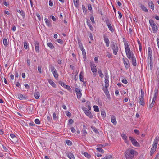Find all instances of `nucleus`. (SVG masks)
Returning a JSON list of instances; mask_svg holds the SVG:
<instances>
[{
	"label": "nucleus",
	"instance_id": "nucleus-42",
	"mask_svg": "<svg viewBox=\"0 0 159 159\" xmlns=\"http://www.w3.org/2000/svg\"><path fill=\"white\" fill-rule=\"evenodd\" d=\"M83 154L85 157H87L89 158H90V157H91L90 155H89V154H88V153H87V152H84L83 153Z\"/></svg>",
	"mask_w": 159,
	"mask_h": 159
},
{
	"label": "nucleus",
	"instance_id": "nucleus-2",
	"mask_svg": "<svg viewBox=\"0 0 159 159\" xmlns=\"http://www.w3.org/2000/svg\"><path fill=\"white\" fill-rule=\"evenodd\" d=\"M159 137L158 136H156L154 139L153 144L152 145V148L150 152V155H153L156 150L157 144L159 142Z\"/></svg>",
	"mask_w": 159,
	"mask_h": 159
},
{
	"label": "nucleus",
	"instance_id": "nucleus-10",
	"mask_svg": "<svg viewBox=\"0 0 159 159\" xmlns=\"http://www.w3.org/2000/svg\"><path fill=\"white\" fill-rule=\"evenodd\" d=\"M131 59L132 65L134 66H136L137 65L136 59L133 52H132V55H131Z\"/></svg>",
	"mask_w": 159,
	"mask_h": 159
},
{
	"label": "nucleus",
	"instance_id": "nucleus-22",
	"mask_svg": "<svg viewBox=\"0 0 159 159\" xmlns=\"http://www.w3.org/2000/svg\"><path fill=\"white\" fill-rule=\"evenodd\" d=\"M111 122L113 123L114 125H116L117 124V122L116 120L115 117L114 116H113L111 118Z\"/></svg>",
	"mask_w": 159,
	"mask_h": 159
},
{
	"label": "nucleus",
	"instance_id": "nucleus-24",
	"mask_svg": "<svg viewBox=\"0 0 159 159\" xmlns=\"http://www.w3.org/2000/svg\"><path fill=\"white\" fill-rule=\"evenodd\" d=\"M87 20V24L88 25V26L90 30L92 31H93V28L92 26L90 23V22L89 21H88V20Z\"/></svg>",
	"mask_w": 159,
	"mask_h": 159
},
{
	"label": "nucleus",
	"instance_id": "nucleus-15",
	"mask_svg": "<svg viewBox=\"0 0 159 159\" xmlns=\"http://www.w3.org/2000/svg\"><path fill=\"white\" fill-rule=\"evenodd\" d=\"M104 40L106 43V46L108 47L109 46L110 41L108 38L106 36H103Z\"/></svg>",
	"mask_w": 159,
	"mask_h": 159
},
{
	"label": "nucleus",
	"instance_id": "nucleus-60",
	"mask_svg": "<svg viewBox=\"0 0 159 159\" xmlns=\"http://www.w3.org/2000/svg\"><path fill=\"white\" fill-rule=\"evenodd\" d=\"M53 119L54 120H56L57 119V117H56V113L55 112H54L53 113Z\"/></svg>",
	"mask_w": 159,
	"mask_h": 159
},
{
	"label": "nucleus",
	"instance_id": "nucleus-28",
	"mask_svg": "<svg viewBox=\"0 0 159 159\" xmlns=\"http://www.w3.org/2000/svg\"><path fill=\"white\" fill-rule=\"evenodd\" d=\"M47 45L52 49H53L54 48L53 45L51 42L48 43H47Z\"/></svg>",
	"mask_w": 159,
	"mask_h": 159
},
{
	"label": "nucleus",
	"instance_id": "nucleus-23",
	"mask_svg": "<svg viewBox=\"0 0 159 159\" xmlns=\"http://www.w3.org/2000/svg\"><path fill=\"white\" fill-rule=\"evenodd\" d=\"M48 82H49V83L53 87H56V84L52 80H51L50 79H49L48 80Z\"/></svg>",
	"mask_w": 159,
	"mask_h": 159
},
{
	"label": "nucleus",
	"instance_id": "nucleus-44",
	"mask_svg": "<svg viewBox=\"0 0 159 159\" xmlns=\"http://www.w3.org/2000/svg\"><path fill=\"white\" fill-rule=\"evenodd\" d=\"M24 47L25 49H27L29 48V46L28 44L27 43L25 42L24 44Z\"/></svg>",
	"mask_w": 159,
	"mask_h": 159
},
{
	"label": "nucleus",
	"instance_id": "nucleus-7",
	"mask_svg": "<svg viewBox=\"0 0 159 159\" xmlns=\"http://www.w3.org/2000/svg\"><path fill=\"white\" fill-rule=\"evenodd\" d=\"M90 67L93 73V75L94 76L96 75V72H97V69L95 65L94 64L91 65Z\"/></svg>",
	"mask_w": 159,
	"mask_h": 159
},
{
	"label": "nucleus",
	"instance_id": "nucleus-52",
	"mask_svg": "<svg viewBox=\"0 0 159 159\" xmlns=\"http://www.w3.org/2000/svg\"><path fill=\"white\" fill-rule=\"evenodd\" d=\"M35 122L36 124H39L40 123L39 120L38 119H36L35 120Z\"/></svg>",
	"mask_w": 159,
	"mask_h": 159
},
{
	"label": "nucleus",
	"instance_id": "nucleus-11",
	"mask_svg": "<svg viewBox=\"0 0 159 159\" xmlns=\"http://www.w3.org/2000/svg\"><path fill=\"white\" fill-rule=\"evenodd\" d=\"M105 22L106 23L107 25L108 26L109 30L111 32L113 31V29L112 28V25H111V22L109 20H105Z\"/></svg>",
	"mask_w": 159,
	"mask_h": 159
},
{
	"label": "nucleus",
	"instance_id": "nucleus-36",
	"mask_svg": "<svg viewBox=\"0 0 159 159\" xmlns=\"http://www.w3.org/2000/svg\"><path fill=\"white\" fill-rule=\"evenodd\" d=\"M112 158V156L111 155H106L105 157L102 159H111Z\"/></svg>",
	"mask_w": 159,
	"mask_h": 159
},
{
	"label": "nucleus",
	"instance_id": "nucleus-34",
	"mask_svg": "<svg viewBox=\"0 0 159 159\" xmlns=\"http://www.w3.org/2000/svg\"><path fill=\"white\" fill-rule=\"evenodd\" d=\"M98 72L99 76L101 78H102L103 77V75L102 72V71L101 69H99L98 70Z\"/></svg>",
	"mask_w": 159,
	"mask_h": 159
},
{
	"label": "nucleus",
	"instance_id": "nucleus-18",
	"mask_svg": "<svg viewBox=\"0 0 159 159\" xmlns=\"http://www.w3.org/2000/svg\"><path fill=\"white\" fill-rule=\"evenodd\" d=\"M127 60H128V62H126L124 58H123V63H124L125 67L126 68H128V67H129V61L127 59Z\"/></svg>",
	"mask_w": 159,
	"mask_h": 159
},
{
	"label": "nucleus",
	"instance_id": "nucleus-40",
	"mask_svg": "<svg viewBox=\"0 0 159 159\" xmlns=\"http://www.w3.org/2000/svg\"><path fill=\"white\" fill-rule=\"evenodd\" d=\"M91 128L93 130L96 134H99L98 131L97 129L95 127H91Z\"/></svg>",
	"mask_w": 159,
	"mask_h": 159
},
{
	"label": "nucleus",
	"instance_id": "nucleus-48",
	"mask_svg": "<svg viewBox=\"0 0 159 159\" xmlns=\"http://www.w3.org/2000/svg\"><path fill=\"white\" fill-rule=\"evenodd\" d=\"M101 115L103 117H105L106 116L105 112L104 111H101Z\"/></svg>",
	"mask_w": 159,
	"mask_h": 159
},
{
	"label": "nucleus",
	"instance_id": "nucleus-6",
	"mask_svg": "<svg viewBox=\"0 0 159 159\" xmlns=\"http://www.w3.org/2000/svg\"><path fill=\"white\" fill-rule=\"evenodd\" d=\"M129 139L131 141L132 144L134 146L136 147H139L140 146L139 143L133 137L130 136L129 137Z\"/></svg>",
	"mask_w": 159,
	"mask_h": 159
},
{
	"label": "nucleus",
	"instance_id": "nucleus-37",
	"mask_svg": "<svg viewBox=\"0 0 159 159\" xmlns=\"http://www.w3.org/2000/svg\"><path fill=\"white\" fill-rule=\"evenodd\" d=\"M3 42L5 46H7L8 45L7 40L5 38L3 39Z\"/></svg>",
	"mask_w": 159,
	"mask_h": 159
},
{
	"label": "nucleus",
	"instance_id": "nucleus-64",
	"mask_svg": "<svg viewBox=\"0 0 159 159\" xmlns=\"http://www.w3.org/2000/svg\"><path fill=\"white\" fill-rule=\"evenodd\" d=\"M107 55L109 58H110L111 57V54L109 52H107Z\"/></svg>",
	"mask_w": 159,
	"mask_h": 159
},
{
	"label": "nucleus",
	"instance_id": "nucleus-3",
	"mask_svg": "<svg viewBox=\"0 0 159 159\" xmlns=\"http://www.w3.org/2000/svg\"><path fill=\"white\" fill-rule=\"evenodd\" d=\"M149 23L152 27L153 32L154 33H156L158 30V28L156 24L152 19L149 20Z\"/></svg>",
	"mask_w": 159,
	"mask_h": 159
},
{
	"label": "nucleus",
	"instance_id": "nucleus-39",
	"mask_svg": "<svg viewBox=\"0 0 159 159\" xmlns=\"http://www.w3.org/2000/svg\"><path fill=\"white\" fill-rule=\"evenodd\" d=\"M73 2L75 6L76 7H77L79 5V0H73Z\"/></svg>",
	"mask_w": 159,
	"mask_h": 159
},
{
	"label": "nucleus",
	"instance_id": "nucleus-46",
	"mask_svg": "<svg viewBox=\"0 0 159 159\" xmlns=\"http://www.w3.org/2000/svg\"><path fill=\"white\" fill-rule=\"evenodd\" d=\"M154 95L153 97H155V98H156V97L157 96L158 94V90L156 88L154 90Z\"/></svg>",
	"mask_w": 159,
	"mask_h": 159
},
{
	"label": "nucleus",
	"instance_id": "nucleus-31",
	"mask_svg": "<svg viewBox=\"0 0 159 159\" xmlns=\"http://www.w3.org/2000/svg\"><path fill=\"white\" fill-rule=\"evenodd\" d=\"M54 77L56 79H57L58 77V74L57 70L52 73Z\"/></svg>",
	"mask_w": 159,
	"mask_h": 159
},
{
	"label": "nucleus",
	"instance_id": "nucleus-55",
	"mask_svg": "<svg viewBox=\"0 0 159 159\" xmlns=\"http://www.w3.org/2000/svg\"><path fill=\"white\" fill-rule=\"evenodd\" d=\"M86 103H87V104H88V105L87 106V107L88 109L89 110H90L91 109V107H90V105L89 104L90 103L89 102V101H87V102Z\"/></svg>",
	"mask_w": 159,
	"mask_h": 159
},
{
	"label": "nucleus",
	"instance_id": "nucleus-13",
	"mask_svg": "<svg viewBox=\"0 0 159 159\" xmlns=\"http://www.w3.org/2000/svg\"><path fill=\"white\" fill-rule=\"evenodd\" d=\"M35 49L36 52L39 53V42L37 41H35Z\"/></svg>",
	"mask_w": 159,
	"mask_h": 159
},
{
	"label": "nucleus",
	"instance_id": "nucleus-27",
	"mask_svg": "<svg viewBox=\"0 0 159 159\" xmlns=\"http://www.w3.org/2000/svg\"><path fill=\"white\" fill-rule=\"evenodd\" d=\"M83 73L82 72H81L80 73V80L81 81L84 82V80H83Z\"/></svg>",
	"mask_w": 159,
	"mask_h": 159
},
{
	"label": "nucleus",
	"instance_id": "nucleus-57",
	"mask_svg": "<svg viewBox=\"0 0 159 159\" xmlns=\"http://www.w3.org/2000/svg\"><path fill=\"white\" fill-rule=\"evenodd\" d=\"M70 129H71V131L72 133H75L76 131L75 129H74V127H71Z\"/></svg>",
	"mask_w": 159,
	"mask_h": 159
},
{
	"label": "nucleus",
	"instance_id": "nucleus-51",
	"mask_svg": "<svg viewBox=\"0 0 159 159\" xmlns=\"http://www.w3.org/2000/svg\"><path fill=\"white\" fill-rule=\"evenodd\" d=\"M90 19L92 23L93 24H94L95 23V21L93 16H91L90 17Z\"/></svg>",
	"mask_w": 159,
	"mask_h": 159
},
{
	"label": "nucleus",
	"instance_id": "nucleus-56",
	"mask_svg": "<svg viewBox=\"0 0 159 159\" xmlns=\"http://www.w3.org/2000/svg\"><path fill=\"white\" fill-rule=\"evenodd\" d=\"M141 98H143L144 97V92L143 91L141 90Z\"/></svg>",
	"mask_w": 159,
	"mask_h": 159
},
{
	"label": "nucleus",
	"instance_id": "nucleus-32",
	"mask_svg": "<svg viewBox=\"0 0 159 159\" xmlns=\"http://www.w3.org/2000/svg\"><path fill=\"white\" fill-rule=\"evenodd\" d=\"M82 7L84 13V14H87V10L86 8L85 7L84 5H83Z\"/></svg>",
	"mask_w": 159,
	"mask_h": 159
},
{
	"label": "nucleus",
	"instance_id": "nucleus-9",
	"mask_svg": "<svg viewBox=\"0 0 159 159\" xmlns=\"http://www.w3.org/2000/svg\"><path fill=\"white\" fill-rule=\"evenodd\" d=\"M125 52L127 57L129 59H131V55H132V52H131L129 48H126L125 49Z\"/></svg>",
	"mask_w": 159,
	"mask_h": 159
},
{
	"label": "nucleus",
	"instance_id": "nucleus-43",
	"mask_svg": "<svg viewBox=\"0 0 159 159\" xmlns=\"http://www.w3.org/2000/svg\"><path fill=\"white\" fill-rule=\"evenodd\" d=\"M94 111L96 112H98L99 111V108L98 106L94 105L93 106Z\"/></svg>",
	"mask_w": 159,
	"mask_h": 159
},
{
	"label": "nucleus",
	"instance_id": "nucleus-12",
	"mask_svg": "<svg viewBox=\"0 0 159 159\" xmlns=\"http://www.w3.org/2000/svg\"><path fill=\"white\" fill-rule=\"evenodd\" d=\"M75 91L77 95V98H80L82 96V93L80 89H79L76 88H75Z\"/></svg>",
	"mask_w": 159,
	"mask_h": 159
},
{
	"label": "nucleus",
	"instance_id": "nucleus-54",
	"mask_svg": "<svg viewBox=\"0 0 159 159\" xmlns=\"http://www.w3.org/2000/svg\"><path fill=\"white\" fill-rule=\"evenodd\" d=\"M56 70L55 69V68H54L53 66H52L51 67V72L53 73L54 72V71H56Z\"/></svg>",
	"mask_w": 159,
	"mask_h": 159
},
{
	"label": "nucleus",
	"instance_id": "nucleus-61",
	"mask_svg": "<svg viewBox=\"0 0 159 159\" xmlns=\"http://www.w3.org/2000/svg\"><path fill=\"white\" fill-rule=\"evenodd\" d=\"M88 9L89 11H90L92 9V7L91 4H89L88 6Z\"/></svg>",
	"mask_w": 159,
	"mask_h": 159
},
{
	"label": "nucleus",
	"instance_id": "nucleus-21",
	"mask_svg": "<svg viewBox=\"0 0 159 159\" xmlns=\"http://www.w3.org/2000/svg\"><path fill=\"white\" fill-rule=\"evenodd\" d=\"M44 20L45 23L49 27H51L52 26L51 23H50L49 20H48L47 18H45Z\"/></svg>",
	"mask_w": 159,
	"mask_h": 159
},
{
	"label": "nucleus",
	"instance_id": "nucleus-19",
	"mask_svg": "<svg viewBox=\"0 0 159 159\" xmlns=\"http://www.w3.org/2000/svg\"><path fill=\"white\" fill-rule=\"evenodd\" d=\"M66 155L70 159H75L74 155L71 152L67 153H66Z\"/></svg>",
	"mask_w": 159,
	"mask_h": 159
},
{
	"label": "nucleus",
	"instance_id": "nucleus-59",
	"mask_svg": "<svg viewBox=\"0 0 159 159\" xmlns=\"http://www.w3.org/2000/svg\"><path fill=\"white\" fill-rule=\"evenodd\" d=\"M10 136L13 139V138H15V139L16 138V137L15 135L12 134H10Z\"/></svg>",
	"mask_w": 159,
	"mask_h": 159
},
{
	"label": "nucleus",
	"instance_id": "nucleus-49",
	"mask_svg": "<svg viewBox=\"0 0 159 159\" xmlns=\"http://www.w3.org/2000/svg\"><path fill=\"white\" fill-rule=\"evenodd\" d=\"M38 70L40 73H42V67L41 66H39L38 67Z\"/></svg>",
	"mask_w": 159,
	"mask_h": 159
},
{
	"label": "nucleus",
	"instance_id": "nucleus-38",
	"mask_svg": "<svg viewBox=\"0 0 159 159\" xmlns=\"http://www.w3.org/2000/svg\"><path fill=\"white\" fill-rule=\"evenodd\" d=\"M59 83L60 85L64 87V88H65L67 85L65 83L61 81H59Z\"/></svg>",
	"mask_w": 159,
	"mask_h": 159
},
{
	"label": "nucleus",
	"instance_id": "nucleus-4",
	"mask_svg": "<svg viewBox=\"0 0 159 159\" xmlns=\"http://www.w3.org/2000/svg\"><path fill=\"white\" fill-rule=\"evenodd\" d=\"M111 47L113 51V54L115 55H116L118 50V46L117 44L116 43L113 42L111 44Z\"/></svg>",
	"mask_w": 159,
	"mask_h": 159
},
{
	"label": "nucleus",
	"instance_id": "nucleus-16",
	"mask_svg": "<svg viewBox=\"0 0 159 159\" xmlns=\"http://www.w3.org/2000/svg\"><path fill=\"white\" fill-rule=\"evenodd\" d=\"M139 6L141 8V9L146 12H148V10L147 8L145 7L144 5L142 4L141 3H139Z\"/></svg>",
	"mask_w": 159,
	"mask_h": 159
},
{
	"label": "nucleus",
	"instance_id": "nucleus-41",
	"mask_svg": "<svg viewBox=\"0 0 159 159\" xmlns=\"http://www.w3.org/2000/svg\"><path fill=\"white\" fill-rule=\"evenodd\" d=\"M78 43L79 45L80 48V50L84 49V48L82 45V43L80 41H78Z\"/></svg>",
	"mask_w": 159,
	"mask_h": 159
},
{
	"label": "nucleus",
	"instance_id": "nucleus-29",
	"mask_svg": "<svg viewBox=\"0 0 159 159\" xmlns=\"http://www.w3.org/2000/svg\"><path fill=\"white\" fill-rule=\"evenodd\" d=\"M34 96L36 99H38L40 96V94L39 92H35L34 93Z\"/></svg>",
	"mask_w": 159,
	"mask_h": 159
},
{
	"label": "nucleus",
	"instance_id": "nucleus-8",
	"mask_svg": "<svg viewBox=\"0 0 159 159\" xmlns=\"http://www.w3.org/2000/svg\"><path fill=\"white\" fill-rule=\"evenodd\" d=\"M109 77L107 73L105 75V88H107L109 86Z\"/></svg>",
	"mask_w": 159,
	"mask_h": 159
},
{
	"label": "nucleus",
	"instance_id": "nucleus-25",
	"mask_svg": "<svg viewBox=\"0 0 159 159\" xmlns=\"http://www.w3.org/2000/svg\"><path fill=\"white\" fill-rule=\"evenodd\" d=\"M148 4L149 6L150 7H151V9L152 10H153L154 9V6L152 2L151 1V2H149L148 3Z\"/></svg>",
	"mask_w": 159,
	"mask_h": 159
},
{
	"label": "nucleus",
	"instance_id": "nucleus-5",
	"mask_svg": "<svg viewBox=\"0 0 159 159\" xmlns=\"http://www.w3.org/2000/svg\"><path fill=\"white\" fill-rule=\"evenodd\" d=\"M82 109L87 116L89 117L91 119L93 118V116L92 114L87 108L84 107H82Z\"/></svg>",
	"mask_w": 159,
	"mask_h": 159
},
{
	"label": "nucleus",
	"instance_id": "nucleus-47",
	"mask_svg": "<svg viewBox=\"0 0 159 159\" xmlns=\"http://www.w3.org/2000/svg\"><path fill=\"white\" fill-rule=\"evenodd\" d=\"M66 142L68 145H71L72 144V142L70 141L67 140L66 141Z\"/></svg>",
	"mask_w": 159,
	"mask_h": 159
},
{
	"label": "nucleus",
	"instance_id": "nucleus-35",
	"mask_svg": "<svg viewBox=\"0 0 159 159\" xmlns=\"http://www.w3.org/2000/svg\"><path fill=\"white\" fill-rule=\"evenodd\" d=\"M137 41L139 44V51L140 52H141L142 51L141 44L139 40H137Z\"/></svg>",
	"mask_w": 159,
	"mask_h": 159
},
{
	"label": "nucleus",
	"instance_id": "nucleus-33",
	"mask_svg": "<svg viewBox=\"0 0 159 159\" xmlns=\"http://www.w3.org/2000/svg\"><path fill=\"white\" fill-rule=\"evenodd\" d=\"M148 56H152V50H151V48L150 47H148Z\"/></svg>",
	"mask_w": 159,
	"mask_h": 159
},
{
	"label": "nucleus",
	"instance_id": "nucleus-50",
	"mask_svg": "<svg viewBox=\"0 0 159 159\" xmlns=\"http://www.w3.org/2000/svg\"><path fill=\"white\" fill-rule=\"evenodd\" d=\"M121 137H122L123 139H124V140H125L127 139V137L126 136V135L124 134H122L121 135Z\"/></svg>",
	"mask_w": 159,
	"mask_h": 159
},
{
	"label": "nucleus",
	"instance_id": "nucleus-45",
	"mask_svg": "<svg viewBox=\"0 0 159 159\" xmlns=\"http://www.w3.org/2000/svg\"><path fill=\"white\" fill-rule=\"evenodd\" d=\"M96 149L98 151L102 153H104V151L101 148H96Z\"/></svg>",
	"mask_w": 159,
	"mask_h": 159
},
{
	"label": "nucleus",
	"instance_id": "nucleus-14",
	"mask_svg": "<svg viewBox=\"0 0 159 159\" xmlns=\"http://www.w3.org/2000/svg\"><path fill=\"white\" fill-rule=\"evenodd\" d=\"M102 89L103 90L107 98L109 99H110V96L109 94V92L107 89V88L104 89V88H103Z\"/></svg>",
	"mask_w": 159,
	"mask_h": 159
},
{
	"label": "nucleus",
	"instance_id": "nucleus-63",
	"mask_svg": "<svg viewBox=\"0 0 159 159\" xmlns=\"http://www.w3.org/2000/svg\"><path fill=\"white\" fill-rule=\"evenodd\" d=\"M122 82L125 84H127L128 83L127 80L125 79L122 80Z\"/></svg>",
	"mask_w": 159,
	"mask_h": 159
},
{
	"label": "nucleus",
	"instance_id": "nucleus-17",
	"mask_svg": "<svg viewBox=\"0 0 159 159\" xmlns=\"http://www.w3.org/2000/svg\"><path fill=\"white\" fill-rule=\"evenodd\" d=\"M81 50L82 51V55L84 60V61H86L87 58L85 50L84 48L81 49Z\"/></svg>",
	"mask_w": 159,
	"mask_h": 159
},
{
	"label": "nucleus",
	"instance_id": "nucleus-58",
	"mask_svg": "<svg viewBox=\"0 0 159 159\" xmlns=\"http://www.w3.org/2000/svg\"><path fill=\"white\" fill-rule=\"evenodd\" d=\"M3 4L6 6L7 7L9 5V3L6 1L3 2Z\"/></svg>",
	"mask_w": 159,
	"mask_h": 159
},
{
	"label": "nucleus",
	"instance_id": "nucleus-62",
	"mask_svg": "<svg viewBox=\"0 0 159 159\" xmlns=\"http://www.w3.org/2000/svg\"><path fill=\"white\" fill-rule=\"evenodd\" d=\"M134 132L135 133L137 134V135H139V131L137 129H135L134 130Z\"/></svg>",
	"mask_w": 159,
	"mask_h": 159
},
{
	"label": "nucleus",
	"instance_id": "nucleus-26",
	"mask_svg": "<svg viewBox=\"0 0 159 159\" xmlns=\"http://www.w3.org/2000/svg\"><path fill=\"white\" fill-rule=\"evenodd\" d=\"M139 100L140 101V102H139V103L140 104H141L143 106L144 105L145 103L144 101V98H139Z\"/></svg>",
	"mask_w": 159,
	"mask_h": 159
},
{
	"label": "nucleus",
	"instance_id": "nucleus-20",
	"mask_svg": "<svg viewBox=\"0 0 159 159\" xmlns=\"http://www.w3.org/2000/svg\"><path fill=\"white\" fill-rule=\"evenodd\" d=\"M18 98L20 100H26L27 99L26 98L21 94H19L17 95Z\"/></svg>",
	"mask_w": 159,
	"mask_h": 159
},
{
	"label": "nucleus",
	"instance_id": "nucleus-30",
	"mask_svg": "<svg viewBox=\"0 0 159 159\" xmlns=\"http://www.w3.org/2000/svg\"><path fill=\"white\" fill-rule=\"evenodd\" d=\"M18 12H19L20 13V14L22 16L23 18H24L25 17V13L22 10H19V11H18Z\"/></svg>",
	"mask_w": 159,
	"mask_h": 159
},
{
	"label": "nucleus",
	"instance_id": "nucleus-1",
	"mask_svg": "<svg viewBox=\"0 0 159 159\" xmlns=\"http://www.w3.org/2000/svg\"><path fill=\"white\" fill-rule=\"evenodd\" d=\"M136 151L131 149H129L125 152V157L126 159H133Z\"/></svg>",
	"mask_w": 159,
	"mask_h": 159
},
{
	"label": "nucleus",
	"instance_id": "nucleus-53",
	"mask_svg": "<svg viewBox=\"0 0 159 159\" xmlns=\"http://www.w3.org/2000/svg\"><path fill=\"white\" fill-rule=\"evenodd\" d=\"M57 42L60 43L61 44H62L63 43V41L60 39H57Z\"/></svg>",
	"mask_w": 159,
	"mask_h": 159
}]
</instances>
